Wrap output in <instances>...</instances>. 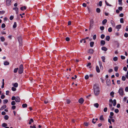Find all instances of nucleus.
I'll list each match as a JSON object with an SVG mask.
<instances>
[{
  "instance_id": "1",
  "label": "nucleus",
  "mask_w": 128,
  "mask_h": 128,
  "mask_svg": "<svg viewBox=\"0 0 128 128\" xmlns=\"http://www.w3.org/2000/svg\"><path fill=\"white\" fill-rule=\"evenodd\" d=\"M93 89L95 95H98L100 93V90L98 84H94L93 86Z\"/></svg>"
},
{
  "instance_id": "2",
  "label": "nucleus",
  "mask_w": 128,
  "mask_h": 128,
  "mask_svg": "<svg viewBox=\"0 0 128 128\" xmlns=\"http://www.w3.org/2000/svg\"><path fill=\"white\" fill-rule=\"evenodd\" d=\"M23 71V66L22 64H20L19 66L18 72L20 74H22Z\"/></svg>"
},
{
  "instance_id": "3",
  "label": "nucleus",
  "mask_w": 128,
  "mask_h": 128,
  "mask_svg": "<svg viewBox=\"0 0 128 128\" xmlns=\"http://www.w3.org/2000/svg\"><path fill=\"white\" fill-rule=\"evenodd\" d=\"M118 93L120 94L121 95H122L123 94V88L120 87V88L118 91Z\"/></svg>"
},
{
  "instance_id": "4",
  "label": "nucleus",
  "mask_w": 128,
  "mask_h": 128,
  "mask_svg": "<svg viewBox=\"0 0 128 128\" xmlns=\"http://www.w3.org/2000/svg\"><path fill=\"white\" fill-rule=\"evenodd\" d=\"M94 22L92 20H91L90 22V26L89 30H90V29L92 28V26L93 25Z\"/></svg>"
},
{
  "instance_id": "5",
  "label": "nucleus",
  "mask_w": 128,
  "mask_h": 128,
  "mask_svg": "<svg viewBox=\"0 0 128 128\" xmlns=\"http://www.w3.org/2000/svg\"><path fill=\"white\" fill-rule=\"evenodd\" d=\"M11 0H6V5L9 6L11 4Z\"/></svg>"
},
{
  "instance_id": "6",
  "label": "nucleus",
  "mask_w": 128,
  "mask_h": 128,
  "mask_svg": "<svg viewBox=\"0 0 128 128\" xmlns=\"http://www.w3.org/2000/svg\"><path fill=\"white\" fill-rule=\"evenodd\" d=\"M106 84H107V85L108 86H110L111 84L110 83V80L109 79H107L106 80Z\"/></svg>"
},
{
  "instance_id": "7",
  "label": "nucleus",
  "mask_w": 128,
  "mask_h": 128,
  "mask_svg": "<svg viewBox=\"0 0 128 128\" xmlns=\"http://www.w3.org/2000/svg\"><path fill=\"white\" fill-rule=\"evenodd\" d=\"M84 102V100L83 98H80L78 100L79 102L81 104L83 103Z\"/></svg>"
},
{
  "instance_id": "8",
  "label": "nucleus",
  "mask_w": 128,
  "mask_h": 128,
  "mask_svg": "<svg viewBox=\"0 0 128 128\" xmlns=\"http://www.w3.org/2000/svg\"><path fill=\"white\" fill-rule=\"evenodd\" d=\"M15 100L16 102H19L20 101V98L18 96L16 97Z\"/></svg>"
},
{
  "instance_id": "9",
  "label": "nucleus",
  "mask_w": 128,
  "mask_h": 128,
  "mask_svg": "<svg viewBox=\"0 0 128 128\" xmlns=\"http://www.w3.org/2000/svg\"><path fill=\"white\" fill-rule=\"evenodd\" d=\"M13 10H14L16 11V13L17 14L18 12V8L17 7L14 8H13Z\"/></svg>"
},
{
  "instance_id": "10",
  "label": "nucleus",
  "mask_w": 128,
  "mask_h": 128,
  "mask_svg": "<svg viewBox=\"0 0 128 128\" xmlns=\"http://www.w3.org/2000/svg\"><path fill=\"white\" fill-rule=\"evenodd\" d=\"M94 50L92 48H91L89 49L88 51V52L90 53L91 54H93L94 52Z\"/></svg>"
},
{
  "instance_id": "11",
  "label": "nucleus",
  "mask_w": 128,
  "mask_h": 128,
  "mask_svg": "<svg viewBox=\"0 0 128 128\" xmlns=\"http://www.w3.org/2000/svg\"><path fill=\"white\" fill-rule=\"evenodd\" d=\"M109 106L110 108V109L112 110H114V108L112 107V104H109Z\"/></svg>"
},
{
  "instance_id": "12",
  "label": "nucleus",
  "mask_w": 128,
  "mask_h": 128,
  "mask_svg": "<svg viewBox=\"0 0 128 128\" xmlns=\"http://www.w3.org/2000/svg\"><path fill=\"white\" fill-rule=\"evenodd\" d=\"M96 70L97 72L99 73L100 72V70L98 66H96Z\"/></svg>"
},
{
  "instance_id": "13",
  "label": "nucleus",
  "mask_w": 128,
  "mask_h": 128,
  "mask_svg": "<svg viewBox=\"0 0 128 128\" xmlns=\"http://www.w3.org/2000/svg\"><path fill=\"white\" fill-rule=\"evenodd\" d=\"M18 41L20 44H21L22 42V38L20 37H18Z\"/></svg>"
},
{
  "instance_id": "14",
  "label": "nucleus",
  "mask_w": 128,
  "mask_h": 128,
  "mask_svg": "<svg viewBox=\"0 0 128 128\" xmlns=\"http://www.w3.org/2000/svg\"><path fill=\"white\" fill-rule=\"evenodd\" d=\"M0 39L2 42H4L5 40V38L3 36H2L0 37Z\"/></svg>"
},
{
  "instance_id": "15",
  "label": "nucleus",
  "mask_w": 128,
  "mask_h": 128,
  "mask_svg": "<svg viewBox=\"0 0 128 128\" xmlns=\"http://www.w3.org/2000/svg\"><path fill=\"white\" fill-rule=\"evenodd\" d=\"M102 50L105 51H106L108 50V48H107L106 47L104 46L102 48Z\"/></svg>"
},
{
  "instance_id": "16",
  "label": "nucleus",
  "mask_w": 128,
  "mask_h": 128,
  "mask_svg": "<svg viewBox=\"0 0 128 128\" xmlns=\"http://www.w3.org/2000/svg\"><path fill=\"white\" fill-rule=\"evenodd\" d=\"M20 9L21 10L23 11L24 10H26V8L25 6H22L20 8Z\"/></svg>"
},
{
  "instance_id": "17",
  "label": "nucleus",
  "mask_w": 128,
  "mask_h": 128,
  "mask_svg": "<svg viewBox=\"0 0 128 128\" xmlns=\"http://www.w3.org/2000/svg\"><path fill=\"white\" fill-rule=\"evenodd\" d=\"M100 43L101 46H103L105 44V42L104 40H102L100 42Z\"/></svg>"
},
{
  "instance_id": "18",
  "label": "nucleus",
  "mask_w": 128,
  "mask_h": 128,
  "mask_svg": "<svg viewBox=\"0 0 128 128\" xmlns=\"http://www.w3.org/2000/svg\"><path fill=\"white\" fill-rule=\"evenodd\" d=\"M110 23L112 26H115L114 22L113 20H111L110 21Z\"/></svg>"
},
{
  "instance_id": "19",
  "label": "nucleus",
  "mask_w": 128,
  "mask_h": 128,
  "mask_svg": "<svg viewBox=\"0 0 128 128\" xmlns=\"http://www.w3.org/2000/svg\"><path fill=\"white\" fill-rule=\"evenodd\" d=\"M94 42H91L90 43V47H92L93 46L94 44Z\"/></svg>"
},
{
  "instance_id": "20",
  "label": "nucleus",
  "mask_w": 128,
  "mask_h": 128,
  "mask_svg": "<svg viewBox=\"0 0 128 128\" xmlns=\"http://www.w3.org/2000/svg\"><path fill=\"white\" fill-rule=\"evenodd\" d=\"M100 120L103 121L104 120V119L103 117V115H101L100 117Z\"/></svg>"
},
{
  "instance_id": "21",
  "label": "nucleus",
  "mask_w": 128,
  "mask_h": 128,
  "mask_svg": "<svg viewBox=\"0 0 128 128\" xmlns=\"http://www.w3.org/2000/svg\"><path fill=\"white\" fill-rule=\"evenodd\" d=\"M4 65L5 66L8 65L9 64V62L6 61L4 62Z\"/></svg>"
},
{
  "instance_id": "22",
  "label": "nucleus",
  "mask_w": 128,
  "mask_h": 128,
  "mask_svg": "<svg viewBox=\"0 0 128 128\" xmlns=\"http://www.w3.org/2000/svg\"><path fill=\"white\" fill-rule=\"evenodd\" d=\"M96 11L97 12L100 13L101 11L98 8H97L96 9Z\"/></svg>"
},
{
  "instance_id": "23",
  "label": "nucleus",
  "mask_w": 128,
  "mask_h": 128,
  "mask_svg": "<svg viewBox=\"0 0 128 128\" xmlns=\"http://www.w3.org/2000/svg\"><path fill=\"white\" fill-rule=\"evenodd\" d=\"M34 122V120L32 118L30 119V120L28 122V124H31L32 122Z\"/></svg>"
},
{
  "instance_id": "24",
  "label": "nucleus",
  "mask_w": 128,
  "mask_h": 128,
  "mask_svg": "<svg viewBox=\"0 0 128 128\" xmlns=\"http://www.w3.org/2000/svg\"><path fill=\"white\" fill-rule=\"evenodd\" d=\"M6 105H4L1 108H0V110H3L5 108H6Z\"/></svg>"
},
{
  "instance_id": "25",
  "label": "nucleus",
  "mask_w": 128,
  "mask_h": 128,
  "mask_svg": "<svg viewBox=\"0 0 128 128\" xmlns=\"http://www.w3.org/2000/svg\"><path fill=\"white\" fill-rule=\"evenodd\" d=\"M107 22V20L106 19H104L102 21V23L103 24H106Z\"/></svg>"
},
{
  "instance_id": "26",
  "label": "nucleus",
  "mask_w": 128,
  "mask_h": 128,
  "mask_svg": "<svg viewBox=\"0 0 128 128\" xmlns=\"http://www.w3.org/2000/svg\"><path fill=\"white\" fill-rule=\"evenodd\" d=\"M106 40L108 41H109L110 39V37L109 36H107L106 38Z\"/></svg>"
},
{
  "instance_id": "27",
  "label": "nucleus",
  "mask_w": 128,
  "mask_h": 128,
  "mask_svg": "<svg viewBox=\"0 0 128 128\" xmlns=\"http://www.w3.org/2000/svg\"><path fill=\"white\" fill-rule=\"evenodd\" d=\"M27 106V105L26 104H22V106L23 108H25Z\"/></svg>"
},
{
  "instance_id": "28",
  "label": "nucleus",
  "mask_w": 128,
  "mask_h": 128,
  "mask_svg": "<svg viewBox=\"0 0 128 128\" xmlns=\"http://www.w3.org/2000/svg\"><path fill=\"white\" fill-rule=\"evenodd\" d=\"M94 106L96 108H97L98 107L99 104L98 103H95L94 104Z\"/></svg>"
},
{
  "instance_id": "29",
  "label": "nucleus",
  "mask_w": 128,
  "mask_h": 128,
  "mask_svg": "<svg viewBox=\"0 0 128 128\" xmlns=\"http://www.w3.org/2000/svg\"><path fill=\"white\" fill-rule=\"evenodd\" d=\"M121 27V24H119L117 26L116 28L117 29H120Z\"/></svg>"
},
{
  "instance_id": "30",
  "label": "nucleus",
  "mask_w": 128,
  "mask_h": 128,
  "mask_svg": "<svg viewBox=\"0 0 128 128\" xmlns=\"http://www.w3.org/2000/svg\"><path fill=\"white\" fill-rule=\"evenodd\" d=\"M101 58L102 59V60L103 62H105V58L104 56H102L101 57Z\"/></svg>"
},
{
  "instance_id": "31",
  "label": "nucleus",
  "mask_w": 128,
  "mask_h": 128,
  "mask_svg": "<svg viewBox=\"0 0 128 128\" xmlns=\"http://www.w3.org/2000/svg\"><path fill=\"white\" fill-rule=\"evenodd\" d=\"M7 126V124L5 123H3L2 124V126L3 127H5H5H6V126Z\"/></svg>"
},
{
  "instance_id": "32",
  "label": "nucleus",
  "mask_w": 128,
  "mask_h": 128,
  "mask_svg": "<svg viewBox=\"0 0 128 128\" xmlns=\"http://www.w3.org/2000/svg\"><path fill=\"white\" fill-rule=\"evenodd\" d=\"M113 104L114 106H115L116 104V99H114L113 100Z\"/></svg>"
},
{
  "instance_id": "33",
  "label": "nucleus",
  "mask_w": 128,
  "mask_h": 128,
  "mask_svg": "<svg viewBox=\"0 0 128 128\" xmlns=\"http://www.w3.org/2000/svg\"><path fill=\"white\" fill-rule=\"evenodd\" d=\"M8 102V100L7 99L4 100H3V103L5 104H7Z\"/></svg>"
},
{
  "instance_id": "34",
  "label": "nucleus",
  "mask_w": 128,
  "mask_h": 128,
  "mask_svg": "<svg viewBox=\"0 0 128 128\" xmlns=\"http://www.w3.org/2000/svg\"><path fill=\"white\" fill-rule=\"evenodd\" d=\"M18 70V68H14V73H16L17 72Z\"/></svg>"
},
{
  "instance_id": "35",
  "label": "nucleus",
  "mask_w": 128,
  "mask_h": 128,
  "mask_svg": "<svg viewBox=\"0 0 128 128\" xmlns=\"http://www.w3.org/2000/svg\"><path fill=\"white\" fill-rule=\"evenodd\" d=\"M16 88H17L18 87V84L16 82L13 85Z\"/></svg>"
},
{
  "instance_id": "36",
  "label": "nucleus",
  "mask_w": 128,
  "mask_h": 128,
  "mask_svg": "<svg viewBox=\"0 0 128 128\" xmlns=\"http://www.w3.org/2000/svg\"><path fill=\"white\" fill-rule=\"evenodd\" d=\"M118 60V58L117 57L115 56L113 58V60L114 61H116Z\"/></svg>"
},
{
  "instance_id": "37",
  "label": "nucleus",
  "mask_w": 128,
  "mask_h": 128,
  "mask_svg": "<svg viewBox=\"0 0 128 128\" xmlns=\"http://www.w3.org/2000/svg\"><path fill=\"white\" fill-rule=\"evenodd\" d=\"M118 68V67L117 66H115L114 68V71L116 72H117Z\"/></svg>"
},
{
  "instance_id": "38",
  "label": "nucleus",
  "mask_w": 128,
  "mask_h": 128,
  "mask_svg": "<svg viewBox=\"0 0 128 128\" xmlns=\"http://www.w3.org/2000/svg\"><path fill=\"white\" fill-rule=\"evenodd\" d=\"M8 116L7 115H5L4 116V118L5 120H8Z\"/></svg>"
},
{
  "instance_id": "39",
  "label": "nucleus",
  "mask_w": 128,
  "mask_h": 128,
  "mask_svg": "<svg viewBox=\"0 0 128 128\" xmlns=\"http://www.w3.org/2000/svg\"><path fill=\"white\" fill-rule=\"evenodd\" d=\"M16 27V22H14V24L13 26V27L14 28H15Z\"/></svg>"
},
{
  "instance_id": "40",
  "label": "nucleus",
  "mask_w": 128,
  "mask_h": 128,
  "mask_svg": "<svg viewBox=\"0 0 128 128\" xmlns=\"http://www.w3.org/2000/svg\"><path fill=\"white\" fill-rule=\"evenodd\" d=\"M120 22L121 23H123L124 22V19L123 18H121L120 20Z\"/></svg>"
},
{
  "instance_id": "41",
  "label": "nucleus",
  "mask_w": 128,
  "mask_h": 128,
  "mask_svg": "<svg viewBox=\"0 0 128 128\" xmlns=\"http://www.w3.org/2000/svg\"><path fill=\"white\" fill-rule=\"evenodd\" d=\"M114 94V93L113 92H112L110 93V95L112 96V97H113L114 96L113 95Z\"/></svg>"
},
{
  "instance_id": "42",
  "label": "nucleus",
  "mask_w": 128,
  "mask_h": 128,
  "mask_svg": "<svg viewBox=\"0 0 128 128\" xmlns=\"http://www.w3.org/2000/svg\"><path fill=\"white\" fill-rule=\"evenodd\" d=\"M122 0H118V2H119V4L120 6L122 5Z\"/></svg>"
},
{
  "instance_id": "43",
  "label": "nucleus",
  "mask_w": 128,
  "mask_h": 128,
  "mask_svg": "<svg viewBox=\"0 0 128 128\" xmlns=\"http://www.w3.org/2000/svg\"><path fill=\"white\" fill-rule=\"evenodd\" d=\"M11 104L12 106H14L16 104L15 102L14 101H12L11 103Z\"/></svg>"
},
{
  "instance_id": "44",
  "label": "nucleus",
  "mask_w": 128,
  "mask_h": 128,
  "mask_svg": "<svg viewBox=\"0 0 128 128\" xmlns=\"http://www.w3.org/2000/svg\"><path fill=\"white\" fill-rule=\"evenodd\" d=\"M112 31V28L111 27H110L108 29V31L109 32H111Z\"/></svg>"
},
{
  "instance_id": "45",
  "label": "nucleus",
  "mask_w": 128,
  "mask_h": 128,
  "mask_svg": "<svg viewBox=\"0 0 128 128\" xmlns=\"http://www.w3.org/2000/svg\"><path fill=\"white\" fill-rule=\"evenodd\" d=\"M6 26V25L4 23H3L2 24V25H1V28H5Z\"/></svg>"
},
{
  "instance_id": "46",
  "label": "nucleus",
  "mask_w": 128,
  "mask_h": 128,
  "mask_svg": "<svg viewBox=\"0 0 128 128\" xmlns=\"http://www.w3.org/2000/svg\"><path fill=\"white\" fill-rule=\"evenodd\" d=\"M105 2L107 6H112V5L109 4L106 0L105 1Z\"/></svg>"
},
{
  "instance_id": "47",
  "label": "nucleus",
  "mask_w": 128,
  "mask_h": 128,
  "mask_svg": "<svg viewBox=\"0 0 128 128\" xmlns=\"http://www.w3.org/2000/svg\"><path fill=\"white\" fill-rule=\"evenodd\" d=\"M100 29L101 30H103L104 29V27L103 26H101L100 27Z\"/></svg>"
},
{
  "instance_id": "48",
  "label": "nucleus",
  "mask_w": 128,
  "mask_h": 128,
  "mask_svg": "<svg viewBox=\"0 0 128 128\" xmlns=\"http://www.w3.org/2000/svg\"><path fill=\"white\" fill-rule=\"evenodd\" d=\"M126 79V77L124 76H123L122 77V80L124 81H125Z\"/></svg>"
},
{
  "instance_id": "49",
  "label": "nucleus",
  "mask_w": 128,
  "mask_h": 128,
  "mask_svg": "<svg viewBox=\"0 0 128 128\" xmlns=\"http://www.w3.org/2000/svg\"><path fill=\"white\" fill-rule=\"evenodd\" d=\"M99 63L100 64V68L101 69H102L103 68V67L102 66V65L101 64V62H100L101 64L100 63V62H99Z\"/></svg>"
},
{
  "instance_id": "50",
  "label": "nucleus",
  "mask_w": 128,
  "mask_h": 128,
  "mask_svg": "<svg viewBox=\"0 0 128 128\" xmlns=\"http://www.w3.org/2000/svg\"><path fill=\"white\" fill-rule=\"evenodd\" d=\"M84 125L86 126H87L88 125V122H84Z\"/></svg>"
},
{
  "instance_id": "51",
  "label": "nucleus",
  "mask_w": 128,
  "mask_h": 128,
  "mask_svg": "<svg viewBox=\"0 0 128 128\" xmlns=\"http://www.w3.org/2000/svg\"><path fill=\"white\" fill-rule=\"evenodd\" d=\"M66 104H70V100L69 99H67L66 100Z\"/></svg>"
},
{
  "instance_id": "52",
  "label": "nucleus",
  "mask_w": 128,
  "mask_h": 128,
  "mask_svg": "<svg viewBox=\"0 0 128 128\" xmlns=\"http://www.w3.org/2000/svg\"><path fill=\"white\" fill-rule=\"evenodd\" d=\"M89 78V76L87 74L85 76V78L86 80H87Z\"/></svg>"
},
{
  "instance_id": "53",
  "label": "nucleus",
  "mask_w": 128,
  "mask_h": 128,
  "mask_svg": "<svg viewBox=\"0 0 128 128\" xmlns=\"http://www.w3.org/2000/svg\"><path fill=\"white\" fill-rule=\"evenodd\" d=\"M12 90L13 91H15L16 89V88L14 87H12Z\"/></svg>"
},
{
  "instance_id": "54",
  "label": "nucleus",
  "mask_w": 128,
  "mask_h": 128,
  "mask_svg": "<svg viewBox=\"0 0 128 128\" xmlns=\"http://www.w3.org/2000/svg\"><path fill=\"white\" fill-rule=\"evenodd\" d=\"M124 36L126 38H127L128 36V34L127 33H125L124 34Z\"/></svg>"
},
{
  "instance_id": "55",
  "label": "nucleus",
  "mask_w": 128,
  "mask_h": 128,
  "mask_svg": "<svg viewBox=\"0 0 128 128\" xmlns=\"http://www.w3.org/2000/svg\"><path fill=\"white\" fill-rule=\"evenodd\" d=\"M14 18V16H10V20H13Z\"/></svg>"
},
{
  "instance_id": "56",
  "label": "nucleus",
  "mask_w": 128,
  "mask_h": 128,
  "mask_svg": "<svg viewBox=\"0 0 128 128\" xmlns=\"http://www.w3.org/2000/svg\"><path fill=\"white\" fill-rule=\"evenodd\" d=\"M123 70H124V71H125L126 72V71L127 70V68L126 66H124L123 68Z\"/></svg>"
},
{
  "instance_id": "57",
  "label": "nucleus",
  "mask_w": 128,
  "mask_h": 128,
  "mask_svg": "<svg viewBox=\"0 0 128 128\" xmlns=\"http://www.w3.org/2000/svg\"><path fill=\"white\" fill-rule=\"evenodd\" d=\"M5 13V11L4 10L0 11V14H3Z\"/></svg>"
},
{
  "instance_id": "58",
  "label": "nucleus",
  "mask_w": 128,
  "mask_h": 128,
  "mask_svg": "<svg viewBox=\"0 0 128 128\" xmlns=\"http://www.w3.org/2000/svg\"><path fill=\"white\" fill-rule=\"evenodd\" d=\"M105 36V35L103 34H102L100 36V38L102 39H103Z\"/></svg>"
},
{
  "instance_id": "59",
  "label": "nucleus",
  "mask_w": 128,
  "mask_h": 128,
  "mask_svg": "<svg viewBox=\"0 0 128 128\" xmlns=\"http://www.w3.org/2000/svg\"><path fill=\"white\" fill-rule=\"evenodd\" d=\"M118 9L120 11H122V6L119 7L118 8Z\"/></svg>"
},
{
  "instance_id": "60",
  "label": "nucleus",
  "mask_w": 128,
  "mask_h": 128,
  "mask_svg": "<svg viewBox=\"0 0 128 128\" xmlns=\"http://www.w3.org/2000/svg\"><path fill=\"white\" fill-rule=\"evenodd\" d=\"M120 57L121 59L122 60H124L125 58V57L123 56H121Z\"/></svg>"
},
{
  "instance_id": "61",
  "label": "nucleus",
  "mask_w": 128,
  "mask_h": 128,
  "mask_svg": "<svg viewBox=\"0 0 128 128\" xmlns=\"http://www.w3.org/2000/svg\"><path fill=\"white\" fill-rule=\"evenodd\" d=\"M119 111L118 110V109H115L114 110L115 112L116 113H118Z\"/></svg>"
},
{
  "instance_id": "62",
  "label": "nucleus",
  "mask_w": 128,
  "mask_h": 128,
  "mask_svg": "<svg viewBox=\"0 0 128 128\" xmlns=\"http://www.w3.org/2000/svg\"><path fill=\"white\" fill-rule=\"evenodd\" d=\"M109 102L110 104H112L113 103V101L112 99H110L109 100Z\"/></svg>"
},
{
  "instance_id": "63",
  "label": "nucleus",
  "mask_w": 128,
  "mask_h": 128,
  "mask_svg": "<svg viewBox=\"0 0 128 128\" xmlns=\"http://www.w3.org/2000/svg\"><path fill=\"white\" fill-rule=\"evenodd\" d=\"M35 126V124L33 126H30V127L32 128H36Z\"/></svg>"
},
{
  "instance_id": "64",
  "label": "nucleus",
  "mask_w": 128,
  "mask_h": 128,
  "mask_svg": "<svg viewBox=\"0 0 128 128\" xmlns=\"http://www.w3.org/2000/svg\"><path fill=\"white\" fill-rule=\"evenodd\" d=\"M125 90L126 92H128V87H126L125 88Z\"/></svg>"
}]
</instances>
